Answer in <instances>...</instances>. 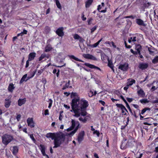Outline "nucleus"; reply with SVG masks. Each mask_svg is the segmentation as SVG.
<instances>
[{
	"mask_svg": "<svg viewBox=\"0 0 158 158\" xmlns=\"http://www.w3.org/2000/svg\"><path fill=\"white\" fill-rule=\"evenodd\" d=\"M88 106V102L86 100L83 99L80 100L79 98H74L72 101V110L71 111H73L74 113V116L75 117H78L81 114L84 116L87 114L85 110Z\"/></svg>",
	"mask_w": 158,
	"mask_h": 158,
	"instance_id": "obj_1",
	"label": "nucleus"
},
{
	"mask_svg": "<svg viewBox=\"0 0 158 158\" xmlns=\"http://www.w3.org/2000/svg\"><path fill=\"white\" fill-rule=\"evenodd\" d=\"M65 139L64 135L61 132L58 133V134L54 139V146L53 148H56L60 146Z\"/></svg>",
	"mask_w": 158,
	"mask_h": 158,
	"instance_id": "obj_2",
	"label": "nucleus"
},
{
	"mask_svg": "<svg viewBox=\"0 0 158 158\" xmlns=\"http://www.w3.org/2000/svg\"><path fill=\"white\" fill-rule=\"evenodd\" d=\"M13 139L12 136L8 135H5L2 137V142L5 145H7Z\"/></svg>",
	"mask_w": 158,
	"mask_h": 158,
	"instance_id": "obj_3",
	"label": "nucleus"
},
{
	"mask_svg": "<svg viewBox=\"0 0 158 158\" xmlns=\"http://www.w3.org/2000/svg\"><path fill=\"white\" fill-rule=\"evenodd\" d=\"M71 123H72V125L71 127H69V128H68L67 129V131H71L72 130H73L75 127V126L76 125H77V127H76V128H77V129L79 128V127L80 126V123L78 121H75L74 120L72 119L71 121Z\"/></svg>",
	"mask_w": 158,
	"mask_h": 158,
	"instance_id": "obj_4",
	"label": "nucleus"
},
{
	"mask_svg": "<svg viewBox=\"0 0 158 158\" xmlns=\"http://www.w3.org/2000/svg\"><path fill=\"white\" fill-rule=\"evenodd\" d=\"M116 106L121 109L123 115H126L127 114L126 112L128 113V111L123 105L122 104L118 103L116 104Z\"/></svg>",
	"mask_w": 158,
	"mask_h": 158,
	"instance_id": "obj_5",
	"label": "nucleus"
},
{
	"mask_svg": "<svg viewBox=\"0 0 158 158\" xmlns=\"http://www.w3.org/2000/svg\"><path fill=\"white\" fill-rule=\"evenodd\" d=\"M128 64L127 63H125L124 64H120L118 66V69L123 71L125 72L128 70Z\"/></svg>",
	"mask_w": 158,
	"mask_h": 158,
	"instance_id": "obj_6",
	"label": "nucleus"
},
{
	"mask_svg": "<svg viewBox=\"0 0 158 158\" xmlns=\"http://www.w3.org/2000/svg\"><path fill=\"white\" fill-rule=\"evenodd\" d=\"M86 115H87V114ZM79 117V120L80 121L82 122L83 123H85L88 120L90 119V118L89 115H86V116H83L81 114L80 116Z\"/></svg>",
	"mask_w": 158,
	"mask_h": 158,
	"instance_id": "obj_7",
	"label": "nucleus"
},
{
	"mask_svg": "<svg viewBox=\"0 0 158 158\" xmlns=\"http://www.w3.org/2000/svg\"><path fill=\"white\" fill-rule=\"evenodd\" d=\"M27 123L28 125L31 128H33L35 127V123L33 120V118H29L27 120Z\"/></svg>",
	"mask_w": 158,
	"mask_h": 158,
	"instance_id": "obj_8",
	"label": "nucleus"
},
{
	"mask_svg": "<svg viewBox=\"0 0 158 158\" xmlns=\"http://www.w3.org/2000/svg\"><path fill=\"white\" fill-rule=\"evenodd\" d=\"M101 56L102 60L104 63H107L108 60H109V58L103 52L101 53Z\"/></svg>",
	"mask_w": 158,
	"mask_h": 158,
	"instance_id": "obj_9",
	"label": "nucleus"
},
{
	"mask_svg": "<svg viewBox=\"0 0 158 158\" xmlns=\"http://www.w3.org/2000/svg\"><path fill=\"white\" fill-rule=\"evenodd\" d=\"M148 66V64L147 63H140L138 65V68L142 70L147 69Z\"/></svg>",
	"mask_w": 158,
	"mask_h": 158,
	"instance_id": "obj_10",
	"label": "nucleus"
},
{
	"mask_svg": "<svg viewBox=\"0 0 158 158\" xmlns=\"http://www.w3.org/2000/svg\"><path fill=\"white\" fill-rule=\"evenodd\" d=\"M135 141L133 138L129 139L127 142V146L128 148H132L134 146V143Z\"/></svg>",
	"mask_w": 158,
	"mask_h": 158,
	"instance_id": "obj_11",
	"label": "nucleus"
},
{
	"mask_svg": "<svg viewBox=\"0 0 158 158\" xmlns=\"http://www.w3.org/2000/svg\"><path fill=\"white\" fill-rule=\"evenodd\" d=\"M83 56L85 58L89 59L92 60H96V58L93 55L89 54H83Z\"/></svg>",
	"mask_w": 158,
	"mask_h": 158,
	"instance_id": "obj_12",
	"label": "nucleus"
},
{
	"mask_svg": "<svg viewBox=\"0 0 158 158\" xmlns=\"http://www.w3.org/2000/svg\"><path fill=\"white\" fill-rule=\"evenodd\" d=\"M135 22L139 26H143V27L146 26V24L145 23L144 21L140 19H136L135 20Z\"/></svg>",
	"mask_w": 158,
	"mask_h": 158,
	"instance_id": "obj_13",
	"label": "nucleus"
},
{
	"mask_svg": "<svg viewBox=\"0 0 158 158\" xmlns=\"http://www.w3.org/2000/svg\"><path fill=\"white\" fill-rule=\"evenodd\" d=\"M63 30L64 28L63 27H60L56 30V33L59 36L62 37L64 35Z\"/></svg>",
	"mask_w": 158,
	"mask_h": 158,
	"instance_id": "obj_14",
	"label": "nucleus"
},
{
	"mask_svg": "<svg viewBox=\"0 0 158 158\" xmlns=\"http://www.w3.org/2000/svg\"><path fill=\"white\" fill-rule=\"evenodd\" d=\"M57 134L58 133H49L46 134V137L47 138H51L52 139H54Z\"/></svg>",
	"mask_w": 158,
	"mask_h": 158,
	"instance_id": "obj_15",
	"label": "nucleus"
},
{
	"mask_svg": "<svg viewBox=\"0 0 158 158\" xmlns=\"http://www.w3.org/2000/svg\"><path fill=\"white\" fill-rule=\"evenodd\" d=\"M127 140V139H124L123 140L122 142V144L120 146V148L121 149H125L127 148H128L127 146V143H126V141Z\"/></svg>",
	"mask_w": 158,
	"mask_h": 158,
	"instance_id": "obj_16",
	"label": "nucleus"
},
{
	"mask_svg": "<svg viewBox=\"0 0 158 158\" xmlns=\"http://www.w3.org/2000/svg\"><path fill=\"white\" fill-rule=\"evenodd\" d=\"M84 134V131L81 132L79 134L77 138V140L79 143H80L83 140Z\"/></svg>",
	"mask_w": 158,
	"mask_h": 158,
	"instance_id": "obj_17",
	"label": "nucleus"
},
{
	"mask_svg": "<svg viewBox=\"0 0 158 158\" xmlns=\"http://www.w3.org/2000/svg\"><path fill=\"white\" fill-rule=\"evenodd\" d=\"M137 94L138 96L140 98H143L145 97V93L142 89H140L137 91Z\"/></svg>",
	"mask_w": 158,
	"mask_h": 158,
	"instance_id": "obj_18",
	"label": "nucleus"
},
{
	"mask_svg": "<svg viewBox=\"0 0 158 158\" xmlns=\"http://www.w3.org/2000/svg\"><path fill=\"white\" fill-rule=\"evenodd\" d=\"M151 5V3L150 2H148L147 3L146 2L144 3L143 4V6H141L140 9L142 10V11H145V8H148L149 6H150Z\"/></svg>",
	"mask_w": 158,
	"mask_h": 158,
	"instance_id": "obj_19",
	"label": "nucleus"
},
{
	"mask_svg": "<svg viewBox=\"0 0 158 158\" xmlns=\"http://www.w3.org/2000/svg\"><path fill=\"white\" fill-rule=\"evenodd\" d=\"M150 47H148V50L150 55H153L154 53L155 48L151 45H150Z\"/></svg>",
	"mask_w": 158,
	"mask_h": 158,
	"instance_id": "obj_20",
	"label": "nucleus"
},
{
	"mask_svg": "<svg viewBox=\"0 0 158 158\" xmlns=\"http://www.w3.org/2000/svg\"><path fill=\"white\" fill-rule=\"evenodd\" d=\"M36 56V53L35 52H31L30 53L28 56V59L29 60L31 61L33 60Z\"/></svg>",
	"mask_w": 158,
	"mask_h": 158,
	"instance_id": "obj_21",
	"label": "nucleus"
},
{
	"mask_svg": "<svg viewBox=\"0 0 158 158\" xmlns=\"http://www.w3.org/2000/svg\"><path fill=\"white\" fill-rule=\"evenodd\" d=\"M10 150L14 155L16 154L18 152V148L16 146H14L10 148Z\"/></svg>",
	"mask_w": 158,
	"mask_h": 158,
	"instance_id": "obj_22",
	"label": "nucleus"
},
{
	"mask_svg": "<svg viewBox=\"0 0 158 158\" xmlns=\"http://www.w3.org/2000/svg\"><path fill=\"white\" fill-rule=\"evenodd\" d=\"M26 102V99L25 98L21 99H19L18 101V105L19 106H21L24 104Z\"/></svg>",
	"mask_w": 158,
	"mask_h": 158,
	"instance_id": "obj_23",
	"label": "nucleus"
},
{
	"mask_svg": "<svg viewBox=\"0 0 158 158\" xmlns=\"http://www.w3.org/2000/svg\"><path fill=\"white\" fill-rule=\"evenodd\" d=\"M11 101L9 99H5V106L6 108H8L10 105Z\"/></svg>",
	"mask_w": 158,
	"mask_h": 158,
	"instance_id": "obj_24",
	"label": "nucleus"
},
{
	"mask_svg": "<svg viewBox=\"0 0 158 158\" xmlns=\"http://www.w3.org/2000/svg\"><path fill=\"white\" fill-rule=\"evenodd\" d=\"M85 65L90 68L97 69H99V68L98 67H96L94 66V65L90 64L88 63H85Z\"/></svg>",
	"mask_w": 158,
	"mask_h": 158,
	"instance_id": "obj_25",
	"label": "nucleus"
},
{
	"mask_svg": "<svg viewBox=\"0 0 158 158\" xmlns=\"http://www.w3.org/2000/svg\"><path fill=\"white\" fill-rule=\"evenodd\" d=\"M77 128H75V129L73 131H72L71 132L67 133L66 134V135L67 136H69L70 137L73 136L74 134L77 131Z\"/></svg>",
	"mask_w": 158,
	"mask_h": 158,
	"instance_id": "obj_26",
	"label": "nucleus"
},
{
	"mask_svg": "<svg viewBox=\"0 0 158 158\" xmlns=\"http://www.w3.org/2000/svg\"><path fill=\"white\" fill-rule=\"evenodd\" d=\"M40 149L43 155H46L45 153V148L44 145L40 144Z\"/></svg>",
	"mask_w": 158,
	"mask_h": 158,
	"instance_id": "obj_27",
	"label": "nucleus"
},
{
	"mask_svg": "<svg viewBox=\"0 0 158 158\" xmlns=\"http://www.w3.org/2000/svg\"><path fill=\"white\" fill-rule=\"evenodd\" d=\"M73 37L75 40H78L79 41L81 42L82 41L83 39L78 35L75 34L73 35Z\"/></svg>",
	"mask_w": 158,
	"mask_h": 158,
	"instance_id": "obj_28",
	"label": "nucleus"
},
{
	"mask_svg": "<svg viewBox=\"0 0 158 158\" xmlns=\"http://www.w3.org/2000/svg\"><path fill=\"white\" fill-rule=\"evenodd\" d=\"M106 153V156L108 158H110L111 157V155L109 149L108 148H106L105 149Z\"/></svg>",
	"mask_w": 158,
	"mask_h": 158,
	"instance_id": "obj_29",
	"label": "nucleus"
},
{
	"mask_svg": "<svg viewBox=\"0 0 158 158\" xmlns=\"http://www.w3.org/2000/svg\"><path fill=\"white\" fill-rule=\"evenodd\" d=\"M14 88L15 87H14V85L11 83H10L9 85L8 90L9 92H12Z\"/></svg>",
	"mask_w": 158,
	"mask_h": 158,
	"instance_id": "obj_30",
	"label": "nucleus"
},
{
	"mask_svg": "<svg viewBox=\"0 0 158 158\" xmlns=\"http://www.w3.org/2000/svg\"><path fill=\"white\" fill-rule=\"evenodd\" d=\"M97 94L96 91L94 90H90L88 93L89 96L90 97H92L94 95H95Z\"/></svg>",
	"mask_w": 158,
	"mask_h": 158,
	"instance_id": "obj_31",
	"label": "nucleus"
},
{
	"mask_svg": "<svg viewBox=\"0 0 158 158\" xmlns=\"http://www.w3.org/2000/svg\"><path fill=\"white\" fill-rule=\"evenodd\" d=\"M70 85V81H68V82L65 81V84L63 86L62 88V90H64L67 88H68Z\"/></svg>",
	"mask_w": 158,
	"mask_h": 158,
	"instance_id": "obj_32",
	"label": "nucleus"
},
{
	"mask_svg": "<svg viewBox=\"0 0 158 158\" xmlns=\"http://www.w3.org/2000/svg\"><path fill=\"white\" fill-rule=\"evenodd\" d=\"M135 81L134 79H131L130 81H128L127 83V86H131L132 85L133 83H135Z\"/></svg>",
	"mask_w": 158,
	"mask_h": 158,
	"instance_id": "obj_33",
	"label": "nucleus"
},
{
	"mask_svg": "<svg viewBox=\"0 0 158 158\" xmlns=\"http://www.w3.org/2000/svg\"><path fill=\"white\" fill-rule=\"evenodd\" d=\"M27 74H25L21 78L20 81V84H21L23 83V82L24 81H27V80H26V78L27 77Z\"/></svg>",
	"mask_w": 158,
	"mask_h": 158,
	"instance_id": "obj_34",
	"label": "nucleus"
},
{
	"mask_svg": "<svg viewBox=\"0 0 158 158\" xmlns=\"http://www.w3.org/2000/svg\"><path fill=\"white\" fill-rule=\"evenodd\" d=\"M93 0H88L85 2V7L88 8L89 7L93 2Z\"/></svg>",
	"mask_w": 158,
	"mask_h": 158,
	"instance_id": "obj_35",
	"label": "nucleus"
},
{
	"mask_svg": "<svg viewBox=\"0 0 158 158\" xmlns=\"http://www.w3.org/2000/svg\"><path fill=\"white\" fill-rule=\"evenodd\" d=\"M139 102L141 103L144 104L147 103H148L149 102V101L147 99H143L139 100Z\"/></svg>",
	"mask_w": 158,
	"mask_h": 158,
	"instance_id": "obj_36",
	"label": "nucleus"
},
{
	"mask_svg": "<svg viewBox=\"0 0 158 158\" xmlns=\"http://www.w3.org/2000/svg\"><path fill=\"white\" fill-rule=\"evenodd\" d=\"M149 119H150V118H144V119H147V120H146V122H143V124L144 125H148L149 126L151 125V124L150 123H149L150 122V121L149 120Z\"/></svg>",
	"mask_w": 158,
	"mask_h": 158,
	"instance_id": "obj_37",
	"label": "nucleus"
},
{
	"mask_svg": "<svg viewBox=\"0 0 158 158\" xmlns=\"http://www.w3.org/2000/svg\"><path fill=\"white\" fill-rule=\"evenodd\" d=\"M150 110V108L148 107H146L142 109L141 112L140 113L142 114H143L147 111H149Z\"/></svg>",
	"mask_w": 158,
	"mask_h": 158,
	"instance_id": "obj_38",
	"label": "nucleus"
},
{
	"mask_svg": "<svg viewBox=\"0 0 158 158\" xmlns=\"http://www.w3.org/2000/svg\"><path fill=\"white\" fill-rule=\"evenodd\" d=\"M69 56L70 58L76 60L80 62H83V61H82L81 60L79 59L78 58L76 57L73 55H70Z\"/></svg>",
	"mask_w": 158,
	"mask_h": 158,
	"instance_id": "obj_39",
	"label": "nucleus"
},
{
	"mask_svg": "<svg viewBox=\"0 0 158 158\" xmlns=\"http://www.w3.org/2000/svg\"><path fill=\"white\" fill-rule=\"evenodd\" d=\"M107 62L108 66L114 70V66L112 62L110 61V60H108Z\"/></svg>",
	"mask_w": 158,
	"mask_h": 158,
	"instance_id": "obj_40",
	"label": "nucleus"
},
{
	"mask_svg": "<svg viewBox=\"0 0 158 158\" xmlns=\"http://www.w3.org/2000/svg\"><path fill=\"white\" fill-rule=\"evenodd\" d=\"M152 62L154 64H156L158 63V56H156L152 60Z\"/></svg>",
	"mask_w": 158,
	"mask_h": 158,
	"instance_id": "obj_41",
	"label": "nucleus"
},
{
	"mask_svg": "<svg viewBox=\"0 0 158 158\" xmlns=\"http://www.w3.org/2000/svg\"><path fill=\"white\" fill-rule=\"evenodd\" d=\"M143 155V153H140V152H138L135 155V158H141Z\"/></svg>",
	"mask_w": 158,
	"mask_h": 158,
	"instance_id": "obj_42",
	"label": "nucleus"
},
{
	"mask_svg": "<svg viewBox=\"0 0 158 158\" xmlns=\"http://www.w3.org/2000/svg\"><path fill=\"white\" fill-rule=\"evenodd\" d=\"M55 2L56 3V5L57 6V7L60 9H61V6L60 4V2H59V1L58 0H55Z\"/></svg>",
	"mask_w": 158,
	"mask_h": 158,
	"instance_id": "obj_43",
	"label": "nucleus"
},
{
	"mask_svg": "<svg viewBox=\"0 0 158 158\" xmlns=\"http://www.w3.org/2000/svg\"><path fill=\"white\" fill-rule=\"evenodd\" d=\"M52 49V48L50 45H48L45 48V52H48L51 51Z\"/></svg>",
	"mask_w": 158,
	"mask_h": 158,
	"instance_id": "obj_44",
	"label": "nucleus"
},
{
	"mask_svg": "<svg viewBox=\"0 0 158 158\" xmlns=\"http://www.w3.org/2000/svg\"><path fill=\"white\" fill-rule=\"evenodd\" d=\"M46 57V55L45 53L42 54L39 58V61H40Z\"/></svg>",
	"mask_w": 158,
	"mask_h": 158,
	"instance_id": "obj_45",
	"label": "nucleus"
},
{
	"mask_svg": "<svg viewBox=\"0 0 158 158\" xmlns=\"http://www.w3.org/2000/svg\"><path fill=\"white\" fill-rule=\"evenodd\" d=\"M142 49L141 46L140 45H138L135 48V49L137 51L136 52H138L141 51Z\"/></svg>",
	"mask_w": 158,
	"mask_h": 158,
	"instance_id": "obj_46",
	"label": "nucleus"
},
{
	"mask_svg": "<svg viewBox=\"0 0 158 158\" xmlns=\"http://www.w3.org/2000/svg\"><path fill=\"white\" fill-rule=\"evenodd\" d=\"M131 114L132 115H134L135 118H137L139 117V114H137L135 111H132V114Z\"/></svg>",
	"mask_w": 158,
	"mask_h": 158,
	"instance_id": "obj_47",
	"label": "nucleus"
},
{
	"mask_svg": "<svg viewBox=\"0 0 158 158\" xmlns=\"http://www.w3.org/2000/svg\"><path fill=\"white\" fill-rule=\"evenodd\" d=\"M136 18V16L135 15H131L130 16H128L126 17V18H130L131 19H134Z\"/></svg>",
	"mask_w": 158,
	"mask_h": 158,
	"instance_id": "obj_48",
	"label": "nucleus"
},
{
	"mask_svg": "<svg viewBox=\"0 0 158 158\" xmlns=\"http://www.w3.org/2000/svg\"><path fill=\"white\" fill-rule=\"evenodd\" d=\"M114 93L115 94L117 95L118 96H120L121 94L119 90H117L115 91Z\"/></svg>",
	"mask_w": 158,
	"mask_h": 158,
	"instance_id": "obj_49",
	"label": "nucleus"
},
{
	"mask_svg": "<svg viewBox=\"0 0 158 158\" xmlns=\"http://www.w3.org/2000/svg\"><path fill=\"white\" fill-rule=\"evenodd\" d=\"M99 44V41H98L97 43L94 44L92 45H89V46L93 47V48H95L96 47L98 44Z\"/></svg>",
	"mask_w": 158,
	"mask_h": 158,
	"instance_id": "obj_50",
	"label": "nucleus"
},
{
	"mask_svg": "<svg viewBox=\"0 0 158 158\" xmlns=\"http://www.w3.org/2000/svg\"><path fill=\"white\" fill-rule=\"evenodd\" d=\"M71 96L72 97H76V98H79L78 96V94L76 93H71Z\"/></svg>",
	"mask_w": 158,
	"mask_h": 158,
	"instance_id": "obj_51",
	"label": "nucleus"
},
{
	"mask_svg": "<svg viewBox=\"0 0 158 158\" xmlns=\"http://www.w3.org/2000/svg\"><path fill=\"white\" fill-rule=\"evenodd\" d=\"M99 12H102V13H105L106 12V8H105V9L104 10H100V9L102 8V6H101L100 5H99Z\"/></svg>",
	"mask_w": 158,
	"mask_h": 158,
	"instance_id": "obj_52",
	"label": "nucleus"
},
{
	"mask_svg": "<svg viewBox=\"0 0 158 158\" xmlns=\"http://www.w3.org/2000/svg\"><path fill=\"white\" fill-rule=\"evenodd\" d=\"M124 44L125 45V47L127 48H131V46L130 45H127V43L126 41H124Z\"/></svg>",
	"mask_w": 158,
	"mask_h": 158,
	"instance_id": "obj_53",
	"label": "nucleus"
},
{
	"mask_svg": "<svg viewBox=\"0 0 158 158\" xmlns=\"http://www.w3.org/2000/svg\"><path fill=\"white\" fill-rule=\"evenodd\" d=\"M30 138L32 140V141L35 143V138H34L33 135V134H31L29 135Z\"/></svg>",
	"mask_w": 158,
	"mask_h": 158,
	"instance_id": "obj_54",
	"label": "nucleus"
},
{
	"mask_svg": "<svg viewBox=\"0 0 158 158\" xmlns=\"http://www.w3.org/2000/svg\"><path fill=\"white\" fill-rule=\"evenodd\" d=\"M131 105L133 106L135 108L137 109V110L136 111L138 110L139 111V110H138L139 109V106L138 105L135 104H132Z\"/></svg>",
	"mask_w": 158,
	"mask_h": 158,
	"instance_id": "obj_55",
	"label": "nucleus"
},
{
	"mask_svg": "<svg viewBox=\"0 0 158 158\" xmlns=\"http://www.w3.org/2000/svg\"><path fill=\"white\" fill-rule=\"evenodd\" d=\"M138 110H139V116H140V120H142L143 119H144V118H143L144 117H143V116L142 115H141V114L140 113V110L139 109H138Z\"/></svg>",
	"mask_w": 158,
	"mask_h": 158,
	"instance_id": "obj_56",
	"label": "nucleus"
},
{
	"mask_svg": "<svg viewBox=\"0 0 158 158\" xmlns=\"http://www.w3.org/2000/svg\"><path fill=\"white\" fill-rule=\"evenodd\" d=\"M126 99L127 101L129 102H131L133 100V98H127Z\"/></svg>",
	"mask_w": 158,
	"mask_h": 158,
	"instance_id": "obj_57",
	"label": "nucleus"
},
{
	"mask_svg": "<svg viewBox=\"0 0 158 158\" xmlns=\"http://www.w3.org/2000/svg\"><path fill=\"white\" fill-rule=\"evenodd\" d=\"M93 134L97 135V137L99 136V132L97 130H95L93 132Z\"/></svg>",
	"mask_w": 158,
	"mask_h": 158,
	"instance_id": "obj_58",
	"label": "nucleus"
},
{
	"mask_svg": "<svg viewBox=\"0 0 158 158\" xmlns=\"http://www.w3.org/2000/svg\"><path fill=\"white\" fill-rule=\"evenodd\" d=\"M49 101H50V102L49 104L48 107L49 108H50L51 107L52 104V100H51L50 99L49 100Z\"/></svg>",
	"mask_w": 158,
	"mask_h": 158,
	"instance_id": "obj_59",
	"label": "nucleus"
},
{
	"mask_svg": "<svg viewBox=\"0 0 158 158\" xmlns=\"http://www.w3.org/2000/svg\"><path fill=\"white\" fill-rule=\"evenodd\" d=\"M130 39L132 40V41L133 42H135L136 41V36H134L133 37H131Z\"/></svg>",
	"mask_w": 158,
	"mask_h": 158,
	"instance_id": "obj_60",
	"label": "nucleus"
},
{
	"mask_svg": "<svg viewBox=\"0 0 158 158\" xmlns=\"http://www.w3.org/2000/svg\"><path fill=\"white\" fill-rule=\"evenodd\" d=\"M99 103H101L103 106H105V102L103 101H102V100H99Z\"/></svg>",
	"mask_w": 158,
	"mask_h": 158,
	"instance_id": "obj_61",
	"label": "nucleus"
},
{
	"mask_svg": "<svg viewBox=\"0 0 158 158\" xmlns=\"http://www.w3.org/2000/svg\"><path fill=\"white\" fill-rule=\"evenodd\" d=\"M21 117V116L20 114H18L17 115V116L16 117V119H17L18 121H19V120L20 119Z\"/></svg>",
	"mask_w": 158,
	"mask_h": 158,
	"instance_id": "obj_62",
	"label": "nucleus"
},
{
	"mask_svg": "<svg viewBox=\"0 0 158 158\" xmlns=\"http://www.w3.org/2000/svg\"><path fill=\"white\" fill-rule=\"evenodd\" d=\"M81 18L83 20L85 21L86 20V18L85 17L84 15L83 14H82L81 15Z\"/></svg>",
	"mask_w": 158,
	"mask_h": 158,
	"instance_id": "obj_63",
	"label": "nucleus"
},
{
	"mask_svg": "<svg viewBox=\"0 0 158 158\" xmlns=\"http://www.w3.org/2000/svg\"><path fill=\"white\" fill-rule=\"evenodd\" d=\"M49 112V111H48V109L46 110H45V111H44V114H45V115H49V112Z\"/></svg>",
	"mask_w": 158,
	"mask_h": 158,
	"instance_id": "obj_64",
	"label": "nucleus"
}]
</instances>
